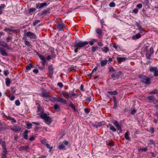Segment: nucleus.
I'll use <instances>...</instances> for the list:
<instances>
[{"label": "nucleus", "instance_id": "nucleus-1", "mask_svg": "<svg viewBox=\"0 0 158 158\" xmlns=\"http://www.w3.org/2000/svg\"><path fill=\"white\" fill-rule=\"evenodd\" d=\"M88 42L86 41H82L79 40H76L74 44V46L75 48L74 52L77 53L78 50L87 45Z\"/></svg>", "mask_w": 158, "mask_h": 158}, {"label": "nucleus", "instance_id": "nucleus-2", "mask_svg": "<svg viewBox=\"0 0 158 158\" xmlns=\"http://www.w3.org/2000/svg\"><path fill=\"white\" fill-rule=\"evenodd\" d=\"M139 77L141 79L140 81L141 82L144 83L146 85H149L151 84L150 79L147 77L140 75L139 76Z\"/></svg>", "mask_w": 158, "mask_h": 158}, {"label": "nucleus", "instance_id": "nucleus-3", "mask_svg": "<svg viewBox=\"0 0 158 158\" xmlns=\"http://www.w3.org/2000/svg\"><path fill=\"white\" fill-rule=\"evenodd\" d=\"M26 35L27 37H30L31 39H35L37 38L36 35L34 33L31 31L27 32Z\"/></svg>", "mask_w": 158, "mask_h": 158}, {"label": "nucleus", "instance_id": "nucleus-4", "mask_svg": "<svg viewBox=\"0 0 158 158\" xmlns=\"http://www.w3.org/2000/svg\"><path fill=\"white\" fill-rule=\"evenodd\" d=\"M147 99L150 102H154L155 104H157V100L154 97L152 96H149L147 97Z\"/></svg>", "mask_w": 158, "mask_h": 158}, {"label": "nucleus", "instance_id": "nucleus-5", "mask_svg": "<svg viewBox=\"0 0 158 158\" xmlns=\"http://www.w3.org/2000/svg\"><path fill=\"white\" fill-rule=\"evenodd\" d=\"M53 100L54 101H56L58 102H60L62 103H64V104L67 103L66 100L64 98H59V97H57V98H53Z\"/></svg>", "mask_w": 158, "mask_h": 158}, {"label": "nucleus", "instance_id": "nucleus-6", "mask_svg": "<svg viewBox=\"0 0 158 158\" xmlns=\"http://www.w3.org/2000/svg\"><path fill=\"white\" fill-rule=\"evenodd\" d=\"M10 129L15 133H17L20 131L21 128L19 126L15 124Z\"/></svg>", "mask_w": 158, "mask_h": 158}, {"label": "nucleus", "instance_id": "nucleus-7", "mask_svg": "<svg viewBox=\"0 0 158 158\" xmlns=\"http://www.w3.org/2000/svg\"><path fill=\"white\" fill-rule=\"evenodd\" d=\"M2 147L4 149V151L2 154V156H6L7 151L6 148L5 142H2Z\"/></svg>", "mask_w": 158, "mask_h": 158}, {"label": "nucleus", "instance_id": "nucleus-8", "mask_svg": "<svg viewBox=\"0 0 158 158\" xmlns=\"http://www.w3.org/2000/svg\"><path fill=\"white\" fill-rule=\"evenodd\" d=\"M47 4L46 3H38L36 4V7L37 8H42L44 7H46Z\"/></svg>", "mask_w": 158, "mask_h": 158}, {"label": "nucleus", "instance_id": "nucleus-9", "mask_svg": "<svg viewBox=\"0 0 158 158\" xmlns=\"http://www.w3.org/2000/svg\"><path fill=\"white\" fill-rule=\"evenodd\" d=\"M148 48V46H146L144 48V50L147 52L145 54L146 58L148 60H149L150 59V57L151 56L152 54H151L150 53H149V52L147 51Z\"/></svg>", "mask_w": 158, "mask_h": 158}, {"label": "nucleus", "instance_id": "nucleus-10", "mask_svg": "<svg viewBox=\"0 0 158 158\" xmlns=\"http://www.w3.org/2000/svg\"><path fill=\"white\" fill-rule=\"evenodd\" d=\"M39 57L41 60L42 61L41 64H42L43 68L44 67L45 63L46 62V60L45 57L44 56L41 55H39Z\"/></svg>", "mask_w": 158, "mask_h": 158}, {"label": "nucleus", "instance_id": "nucleus-11", "mask_svg": "<svg viewBox=\"0 0 158 158\" xmlns=\"http://www.w3.org/2000/svg\"><path fill=\"white\" fill-rule=\"evenodd\" d=\"M40 96L43 98H48L50 97V94L48 92L43 91L40 94Z\"/></svg>", "mask_w": 158, "mask_h": 158}, {"label": "nucleus", "instance_id": "nucleus-12", "mask_svg": "<svg viewBox=\"0 0 158 158\" xmlns=\"http://www.w3.org/2000/svg\"><path fill=\"white\" fill-rule=\"evenodd\" d=\"M96 32L98 34L97 36L98 38H100L103 35L102 31L101 30L97 29L96 30Z\"/></svg>", "mask_w": 158, "mask_h": 158}, {"label": "nucleus", "instance_id": "nucleus-13", "mask_svg": "<svg viewBox=\"0 0 158 158\" xmlns=\"http://www.w3.org/2000/svg\"><path fill=\"white\" fill-rule=\"evenodd\" d=\"M29 149V147L28 146H21L19 148V150L20 151H22L23 150L27 151Z\"/></svg>", "mask_w": 158, "mask_h": 158}, {"label": "nucleus", "instance_id": "nucleus-14", "mask_svg": "<svg viewBox=\"0 0 158 158\" xmlns=\"http://www.w3.org/2000/svg\"><path fill=\"white\" fill-rule=\"evenodd\" d=\"M114 124L117 128L118 130H121L122 129L121 127L119 125V124L117 121H115L114 122Z\"/></svg>", "mask_w": 158, "mask_h": 158}, {"label": "nucleus", "instance_id": "nucleus-15", "mask_svg": "<svg viewBox=\"0 0 158 158\" xmlns=\"http://www.w3.org/2000/svg\"><path fill=\"white\" fill-rule=\"evenodd\" d=\"M29 131L27 130H25L23 134V136L25 139H28V136L27 134Z\"/></svg>", "mask_w": 158, "mask_h": 158}, {"label": "nucleus", "instance_id": "nucleus-16", "mask_svg": "<svg viewBox=\"0 0 158 158\" xmlns=\"http://www.w3.org/2000/svg\"><path fill=\"white\" fill-rule=\"evenodd\" d=\"M141 37V35L139 33H138L136 35H134L132 36L133 40H135L139 39Z\"/></svg>", "mask_w": 158, "mask_h": 158}, {"label": "nucleus", "instance_id": "nucleus-17", "mask_svg": "<svg viewBox=\"0 0 158 158\" xmlns=\"http://www.w3.org/2000/svg\"><path fill=\"white\" fill-rule=\"evenodd\" d=\"M64 26V24L63 23L61 24H59L57 26V28L58 29V31H60L63 30V28Z\"/></svg>", "mask_w": 158, "mask_h": 158}, {"label": "nucleus", "instance_id": "nucleus-18", "mask_svg": "<svg viewBox=\"0 0 158 158\" xmlns=\"http://www.w3.org/2000/svg\"><path fill=\"white\" fill-rule=\"evenodd\" d=\"M130 133L128 131H127L124 134V137L127 140H129L130 139Z\"/></svg>", "mask_w": 158, "mask_h": 158}, {"label": "nucleus", "instance_id": "nucleus-19", "mask_svg": "<svg viewBox=\"0 0 158 158\" xmlns=\"http://www.w3.org/2000/svg\"><path fill=\"white\" fill-rule=\"evenodd\" d=\"M53 68L52 65H50L48 66V70L50 74H52L53 73Z\"/></svg>", "mask_w": 158, "mask_h": 158}, {"label": "nucleus", "instance_id": "nucleus-20", "mask_svg": "<svg viewBox=\"0 0 158 158\" xmlns=\"http://www.w3.org/2000/svg\"><path fill=\"white\" fill-rule=\"evenodd\" d=\"M107 60H102L100 63V65L101 67H103L107 64Z\"/></svg>", "mask_w": 158, "mask_h": 158}, {"label": "nucleus", "instance_id": "nucleus-21", "mask_svg": "<svg viewBox=\"0 0 158 158\" xmlns=\"http://www.w3.org/2000/svg\"><path fill=\"white\" fill-rule=\"evenodd\" d=\"M45 122L48 124L49 125L51 122V119L49 117H47L44 119Z\"/></svg>", "mask_w": 158, "mask_h": 158}, {"label": "nucleus", "instance_id": "nucleus-22", "mask_svg": "<svg viewBox=\"0 0 158 158\" xmlns=\"http://www.w3.org/2000/svg\"><path fill=\"white\" fill-rule=\"evenodd\" d=\"M126 59V58H125L117 57V60L118 63H120L123 61H124Z\"/></svg>", "mask_w": 158, "mask_h": 158}, {"label": "nucleus", "instance_id": "nucleus-23", "mask_svg": "<svg viewBox=\"0 0 158 158\" xmlns=\"http://www.w3.org/2000/svg\"><path fill=\"white\" fill-rule=\"evenodd\" d=\"M61 94L66 98H67L69 97V94L66 92H62Z\"/></svg>", "mask_w": 158, "mask_h": 158}, {"label": "nucleus", "instance_id": "nucleus-24", "mask_svg": "<svg viewBox=\"0 0 158 158\" xmlns=\"http://www.w3.org/2000/svg\"><path fill=\"white\" fill-rule=\"evenodd\" d=\"M66 104L69 106L72 109L75 110V107L74 105L71 102H67V103Z\"/></svg>", "mask_w": 158, "mask_h": 158}, {"label": "nucleus", "instance_id": "nucleus-25", "mask_svg": "<svg viewBox=\"0 0 158 158\" xmlns=\"http://www.w3.org/2000/svg\"><path fill=\"white\" fill-rule=\"evenodd\" d=\"M102 52L106 53L109 51V48L106 47H104L101 48Z\"/></svg>", "mask_w": 158, "mask_h": 158}, {"label": "nucleus", "instance_id": "nucleus-26", "mask_svg": "<svg viewBox=\"0 0 158 158\" xmlns=\"http://www.w3.org/2000/svg\"><path fill=\"white\" fill-rule=\"evenodd\" d=\"M108 126L110 127V129L112 131H116V129L111 124H108Z\"/></svg>", "mask_w": 158, "mask_h": 158}, {"label": "nucleus", "instance_id": "nucleus-27", "mask_svg": "<svg viewBox=\"0 0 158 158\" xmlns=\"http://www.w3.org/2000/svg\"><path fill=\"white\" fill-rule=\"evenodd\" d=\"M49 9H47L46 10H43L41 12V15H46L48 14L49 13Z\"/></svg>", "mask_w": 158, "mask_h": 158}, {"label": "nucleus", "instance_id": "nucleus-28", "mask_svg": "<svg viewBox=\"0 0 158 158\" xmlns=\"http://www.w3.org/2000/svg\"><path fill=\"white\" fill-rule=\"evenodd\" d=\"M10 79L9 78H6V84L7 86H10Z\"/></svg>", "mask_w": 158, "mask_h": 158}, {"label": "nucleus", "instance_id": "nucleus-29", "mask_svg": "<svg viewBox=\"0 0 158 158\" xmlns=\"http://www.w3.org/2000/svg\"><path fill=\"white\" fill-rule=\"evenodd\" d=\"M32 124L30 123H26V127L28 129H30L32 128Z\"/></svg>", "mask_w": 158, "mask_h": 158}, {"label": "nucleus", "instance_id": "nucleus-30", "mask_svg": "<svg viewBox=\"0 0 158 158\" xmlns=\"http://www.w3.org/2000/svg\"><path fill=\"white\" fill-rule=\"evenodd\" d=\"M0 53L3 56H7L8 55V54L6 52V51L4 49L2 50V51L0 52Z\"/></svg>", "mask_w": 158, "mask_h": 158}, {"label": "nucleus", "instance_id": "nucleus-31", "mask_svg": "<svg viewBox=\"0 0 158 158\" xmlns=\"http://www.w3.org/2000/svg\"><path fill=\"white\" fill-rule=\"evenodd\" d=\"M5 31H9V32H12L14 33H15L16 31V30H14L9 28L6 29Z\"/></svg>", "mask_w": 158, "mask_h": 158}, {"label": "nucleus", "instance_id": "nucleus-32", "mask_svg": "<svg viewBox=\"0 0 158 158\" xmlns=\"http://www.w3.org/2000/svg\"><path fill=\"white\" fill-rule=\"evenodd\" d=\"M7 43L5 42L2 41L0 42V45L4 47H6L7 46Z\"/></svg>", "mask_w": 158, "mask_h": 158}, {"label": "nucleus", "instance_id": "nucleus-33", "mask_svg": "<svg viewBox=\"0 0 158 158\" xmlns=\"http://www.w3.org/2000/svg\"><path fill=\"white\" fill-rule=\"evenodd\" d=\"M108 93L110 95H116L118 94V92L116 91H114L112 92L111 91H108Z\"/></svg>", "mask_w": 158, "mask_h": 158}, {"label": "nucleus", "instance_id": "nucleus-34", "mask_svg": "<svg viewBox=\"0 0 158 158\" xmlns=\"http://www.w3.org/2000/svg\"><path fill=\"white\" fill-rule=\"evenodd\" d=\"M25 42V44L27 45V46L30 47H31L32 45L30 43V42L29 41H28L27 40H25L24 41Z\"/></svg>", "mask_w": 158, "mask_h": 158}, {"label": "nucleus", "instance_id": "nucleus-35", "mask_svg": "<svg viewBox=\"0 0 158 158\" xmlns=\"http://www.w3.org/2000/svg\"><path fill=\"white\" fill-rule=\"evenodd\" d=\"M54 109L56 110H57L58 111L60 110V106L59 105L57 104H55L54 106Z\"/></svg>", "mask_w": 158, "mask_h": 158}, {"label": "nucleus", "instance_id": "nucleus-36", "mask_svg": "<svg viewBox=\"0 0 158 158\" xmlns=\"http://www.w3.org/2000/svg\"><path fill=\"white\" fill-rule=\"evenodd\" d=\"M106 144L107 145H108L110 146H113L114 145V143L113 142H110L109 141H106Z\"/></svg>", "mask_w": 158, "mask_h": 158}, {"label": "nucleus", "instance_id": "nucleus-37", "mask_svg": "<svg viewBox=\"0 0 158 158\" xmlns=\"http://www.w3.org/2000/svg\"><path fill=\"white\" fill-rule=\"evenodd\" d=\"M65 146L63 144L60 145L58 146V148L60 150L65 149Z\"/></svg>", "mask_w": 158, "mask_h": 158}, {"label": "nucleus", "instance_id": "nucleus-38", "mask_svg": "<svg viewBox=\"0 0 158 158\" xmlns=\"http://www.w3.org/2000/svg\"><path fill=\"white\" fill-rule=\"evenodd\" d=\"M91 101V97H88L86 98L85 101L86 103H88Z\"/></svg>", "mask_w": 158, "mask_h": 158}, {"label": "nucleus", "instance_id": "nucleus-39", "mask_svg": "<svg viewBox=\"0 0 158 158\" xmlns=\"http://www.w3.org/2000/svg\"><path fill=\"white\" fill-rule=\"evenodd\" d=\"M41 118L44 119V120L47 118L48 116H47V114H41L40 115Z\"/></svg>", "mask_w": 158, "mask_h": 158}, {"label": "nucleus", "instance_id": "nucleus-40", "mask_svg": "<svg viewBox=\"0 0 158 158\" xmlns=\"http://www.w3.org/2000/svg\"><path fill=\"white\" fill-rule=\"evenodd\" d=\"M157 69L156 67H151L150 69L149 70L150 72H154L156 71V70Z\"/></svg>", "mask_w": 158, "mask_h": 158}, {"label": "nucleus", "instance_id": "nucleus-41", "mask_svg": "<svg viewBox=\"0 0 158 158\" xmlns=\"http://www.w3.org/2000/svg\"><path fill=\"white\" fill-rule=\"evenodd\" d=\"M32 66V65L31 64H29L26 67V69L27 70H29L31 69V68Z\"/></svg>", "mask_w": 158, "mask_h": 158}, {"label": "nucleus", "instance_id": "nucleus-42", "mask_svg": "<svg viewBox=\"0 0 158 158\" xmlns=\"http://www.w3.org/2000/svg\"><path fill=\"white\" fill-rule=\"evenodd\" d=\"M113 98L114 99V108L116 109L117 108V102L116 99H115V98Z\"/></svg>", "mask_w": 158, "mask_h": 158}, {"label": "nucleus", "instance_id": "nucleus-43", "mask_svg": "<svg viewBox=\"0 0 158 158\" xmlns=\"http://www.w3.org/2000/svg\"><path fill=\"white\" fill-rule=\"evenodd\" d=\"M148 148H141L139 149V151L145 152L148 150Z\"/></svg>", "mask_w": 158, "mask_h": 158}, {"label": "nucleus", "instance_id": "nucleus-44", "mask_svg": "<svg viewBox=\"0 0 158 158\" xmlns=\"http://www.w3.org/2000/svg\"><path fill=\"white\" fill-rule=\"evenodd\" d=\"M46 146L49 149L50 151H51L52 149L53 148L52 146H50V145H49L48 143H46Z\"/></svg>", "mask_w": 158, "mask_h": 158}, {"label": "nucleus", "instance_id": "nucleus-45", "mask_svg": "<svg viewBox=\"0 0 158 158\" xmlns=\"http://www.w3.org/2000/svg\"><path fill=\"white\" fill-rule=\"evenodd\" d=\"M98 48V47L97 46H93L92 47V50L93 52H95Z\"/></svg>", "mask_w": 158, "mask_h": 158}, {"label": "nucleus", "instance_id": "nucleus-46", "mask_svg": "<svg viewBox=\"0 0 158 158\" xmlns=\"http://www.w3.org/2000/svg\"><path fill=\"white\" fill-rule=\"evenodd\" d=\"M69 94L71 95V96H70L71 97H74L77 95V94H75L74 93L73 91H70Z\"/></svg>", "mask_w": 158, "mask_h": 158}, {"label": "nucleus", "instance_id": "nucleus-47", "mask_svg": "<svg viewBox=\"0 0 158 158\" xmlns=\"http://www.w3.org/2000/svg\"><path fill=\"white\" fill-rule=\"evenodd\" d=\"M109 6L110 7H114L115 6V4L114 2H111L109 4Z\"/></svg>", "mask_w": 158, "mask_h": 158}, {"label": "nucleus", "instance_id": "nucleus-48", "mask_svg": "<svg viewBox=\"0 0 158 158\" xmlns=\"http://www.w3.org/2000/svg\"><path fill=\"white\" fill-rule=\"evenodd\" d=\"M154 76L155 77H157L158 76V69H157L156 71H154Z\"/></svg>", "mask_w": 158, "mask_h": 158}, {"label": "nucleus", "instance_id": "nucleus-49", "mask_svg": "<svg viewBox=\"0 0 158 158\" xmlns=\"http://www.w3.org/2000/svg\"><path fill=\"white\" fill-rule=\"evenodd\" d=\"M40 22V21L39 20H36L35 21V22L33 24V25L34 26H35L37 24L39 23Z\"/></svg>", "mask_w": 158, "mask_h": 158}, {"label": "nucleus", "instance_id": "nucleus-50", "mask_svg": "<svg viewBox=\"0 0 158 158\" xmlns=\"http://www.w3.org/2000/svg\"><path fill=\"white\" fill-rule=\"evenodd\" d=\"M9 98L10 100L12 101L15 98V97L13 95H11L9 97Z\"/></svg>", "mask_w": 158, "mask_h": 158}, {"label": "nucleus", "instance_id": "nucleus-51", "mask_svg": "<svg viewBox=\"0 0 158 158\" xmlns=\"http://www.w3.org/2000/svg\"><path fill=\"white\" fill-rule=\"evenodd\" d=\"M158 93V91L157 89L154 90L150 93L151 94H156Z\"/></svg>", "mask_w": 158, "mask_h": 158}, {"label": "nucleus", "instance_id": "nucleus-52", "mask_svg": "<svg viewBox=\"0 0 158 158\" xmlns=\"http://www.w3.org/2000/svg\"><path fill=\"white\" fill-rule=\"evenodd\" d=\"M109 71L110 72H114L115 71V70L112 67H110L109 68Z\"/></svg>", "mask_w": 158, "mask_h": 158}, {"label": "nucleus", "instance_id": "nucleus-53", "mask_svg": "<svg viewBox=\"0 0 158 158\" xmlns=\"http://www.w3.org/2000/svg\"><path fill=\"white\" fill-rule=\"evenodd\" d=\"M149 52L152 54L154 53L153 48L152 47H151L150 48Z\"/></svg>", "mask_w": 158, "mask_h": 158}, {"label": "nucleus", "instance_id": "nucleus-54", "mask_svg": "<svg viewBox=\"0 0 158 158\" xmlns=\"http://www.w3.org/2000/svg\"><path fill=\"white\" fill-rule=\"evenodd\" d=\"M57 85L59 87L62 88L63 86V84L61 82H58L57 84Z\"/></svg>", "mask_w": 158, "mask_h": 158}, {"label": "nucleus", "instance_id": "nucleus-55", "mask_svg": "<svg viewBox=\"0 0 158 158\" xmlns=\"http://www.w3.org/2000/svg\"><path fill=\"white\" fill-rule=\"evenodd\" d=\"M138 27L139 28V29L141 30V31H145L144 30L143 28L142 27V26L140 25H138Z\"/></svg>", "mask_w": 158, "mask_h": 158}, {"label": "nucleus", "instance_id": "nucleus-56", "mask_svg": "<svg viewBox=\"0 0 158 158\" xmlns=\"http://www.w3.org/2000/svg\"><path fill=\"white\" fill-rule=\"evenodd\" d=\"M15 104L16 106H19L20 105V103L19 100H16L15 101Z\"/></svg>", "mask_w": 158, "mask_h": 158}, {"label": "nucleus", "instance_id": "nucleus-57", "mask_svg": "<svg viewBox=\"0 0 158 158\" xmlns=\"http://www.w3.org/2000/svg\"><path fill=\"white\" fill-rule=\"evenodd\" d=\"M6 7V5L4 4H1L0 6V9L2 10Z\"/></svg>", "mask_w": 158, "mask_h": 158}, {"label": "nucleus", "instance_id": "nucleus-58", "mask_svg": "<svg viewBox=\"0 0 158 158\" xmlns=\"http://www.w3.org/2000/svg\"><path fill=\"white\" fill-rule=\"evenodd\" d=\"M35 8H31L29 10V12H32L35 11Z\"/></svg>", "mask_w": 158, "mask_h": 158}, {"label": "nucleus", "instance_id": "nucleus-59", "mask_svg": "<svg viewBox=\"0 0 158 158\" xmlns=\"http://www.w3.org/2000/svg\"><path fill=\"white\" fill-rule=\"evenodd\" d=\"M63 143L65 145H68L69 143V142L67 141L64 140L63 142Z\"/></svg>", "mask_w": 158, "mask_h": 158}, {"label": "nucleus", "instance_id": "nucleus-60", "mask_svg": "<svg viewBox=\"0 0 158 158\" xmlns=\"http://www.w3.org/2000/svg\"><path fill=\"white\" fill-rule=\"evenodd\" d=\"M84 111L85 113L87 114L90 111L87 108H85Z\"/></svg>", "mask_w": 158, "mask_h": 158}, {"label": "nucleus", "instance_id": "nucleus-61", "mask_svg": "<svg viewBox=\"0 0 158 158\" xmlns=\"http://www.w3.org/2000/svg\"><path fill=\"white\" fill-rule=\"evenodd\" d=\"M142 5L141 4H138L136 6V7L139 9H140V8H142Z\"/></svg>", "mask_w": 158, "mask_h": 158}, {"label": "nucleus", "instance_id": "nucleus-62", "mask_svg": "<svg viewBox=\"0 0 158 158\" xmlns=\"http://www.w3.org/2000/svg\"><path fill=\"white\" fill-rule=\"evenodd\" d=\"M9 73V72L7 70L4 71V74L6 76H7Z\"/></svg>", "mask_w": 158, "mask_h": 158}, {"label": "nucleus", "instance_id": "nucleus-63", "mask_svg": "<svg viewBox=\"0 0 158 158\" xmlns=\"http://www.w3.org/2000/svg\"><path fill=\"white\" fill-rule=\"evenodd\" d=\"M35 139V137L34 136H32L31 137L29 138V140L30 141H32L34 140Z\"/></svg>", "mask_w": 158, "mask_h": 158}, {"label": "nucleus", "instance_id": "nucleus-64", "mask_svg": "<svg viewBox=\"0 0 158 158\" xmlns=\"http://www.w3.org/2000/svg\"><path fill=\"white\" fill-rule=\"evenodd\" d=\"M150 130L152 133H153L154 131V129L152 127H150Z\"/></svg>", "mask_w": 158, "mask_h": 158}]
</instances>
